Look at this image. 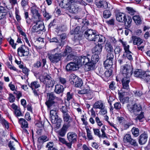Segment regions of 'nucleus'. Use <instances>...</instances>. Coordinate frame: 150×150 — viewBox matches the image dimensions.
I'll use <instances>...</instances> for the list:
<instances>
[{
  "instance_id": "1",
  "label": "nucleus",
  "mask_w": 150,
  "mask_h": 150,
  "mask_svg": "<svg viewBox=\"0 0 150 150\" xmlns=\"http://www.w3.org/2000/svg\"><path fill=\"white\" fill-rule=\"evenodd\" d=\"M127 107L128 110L135 115L137 116L136 120L142 121V119L144 118V113L142 111V107L140 104H128Z\"/></svg>"
},
{
  "instance_id": "2",
  "label": "nucleus",
  "mask_w": 150,
  "mask_h": 150,
  "mask_svg": "<svg viewBox=\"0 0 150 150\" xmlns=\"http://www.w3.org/2000/svg\"><path fill=\"white\" fill-rule=\"evenodd\" d=\"M60 48L58 46L51 50V52H55L54 54H48V58L50 62L54 64L58 63L61 60L62 57H63V54L61 53Z\"/></svg>"
},
{
  "instance_id": "3",
  "label": "nucleus",
  "mask_w": 150,
  "mask_h": 150,
  "mask_svg": "<svg viewBox=\"0 0 150 150\" xmlns=\"http://www.w3.org/2000/svg\"><path fill=\"white\" fill-rule=\"evenodd\" d=\"M91 56L88 55L87 56H81L78 58H76V62L78 63L79 66L85 65V70L87 71L91 70L90 61V58Z\"/></svg>"
},
{
  "instance_id": "4",
  "label": "nucleus",
  "mask_w": 150,
  "mask_h": 150,
  "mask_svg": "<svg viewBox=\"0 0 150 150\" xmlns=\"http://www.w3.org/2000/svg\"><path fill=\"white\" fill-rule=\"evenodd\" d=\"M133 70L132 65L125 64L121 66L120 72L124 77L130 78L133 74Z\"/></svg>"
},
{
  "instance_id": "5",
  "label": "nucleus",
  "mask_w": 150,
  "mask_h": 150,
  "mask_svg": "<svg viewBox=\"0 0 150 150\" xmlns=\"http://www.w3.org/2000/svg\"><path fill=\"white\" fill-rule=\"evenodd\" d=\"M40 81L45 84L46 88H52L54 86L53 82L50 76L47 74H44L42 78L40 79Z\"/></svg>"
},
{
  "instance_id": "6",
  "label": "nucleus",
  "mask_w": 150,
  "mask_h": 150,
  "mask_svg": "<svg viewBox=\"0 0 150 150\" xmlns=\"http://www.w3.org/2000/svg\"><path fill=\"white\" fill-rule=\"evenodd\" d=\"M97 35L95 31L91 29L87 30L84 34L85 38L90 41H94Z\"/></svg>"
},
{
  "instance_id": "7",
  "label": "nucleus",
  "mask_w": 150,
  "mask_h": 150,
  "mask_svg": "<svg viewBox=\"0 0 150 150\" xmlns=\"http://www.w3.org/2000/svg\"><path fill=\"white\" fill-rule=\"evenodd\" d=\"M18 54L20 57L26 56L29 54L28 48L24 45H22L17 49Z\"/></svg>"
},
{
  "instance_id": "8",
  "label": "nucleus",
  "mask_w": 150,
  "mask_h": 150,
  "mask_svg": "<svg viewBox=\"0 0 150 150\" xmlns=\"http://www.w3.org/2000/svg\"><path fill=\"white\" fill-rule=\"evenodd\" d=\"M76 59H74L73 62L68 63L66 66V69L67 71H75L79 69V65L78 63L76 62Z\"/></svg>"
},
{
  "instance_id": "9",
  "label": "nucleus",
  "mask_w": 150,
  "mask_h": 150,
  "mask_svg": "<svg viewBox=\"0 0 150 150\" xmlns=\"http://www.w3.org/2000/svg\"><path fill=\"white\" fill-rule=\"evenodd\" d=\"M106 130L105 127L104 125H103L102 128L101 129V130L102 134H101L100 133V131L99 129H93V130L94 134L95 135L98 136L99 138H108L106 134V133L105 132V131Z\"/></svg>"
},
{
  "instance_id": "10",
  "label": "nucleus",
  "mask_w": 150,
  "mask_h": 150,
  "mask_svg": "<svg viewBox=\"0 0 150 150\" xmlns=\"http://www.w3.org/2000/svg\"><path fill=\"white\" fill-rule=\"evenodd\" d=\"M91 60L90 59L89 63L91 70L93 69L95 66V64L97 63L99 59L98 55L94 54L91 57Z\"/></svg>"
},
{
  "instance_id": "11",
  "label": "nucleus",
  "mask_w": 150,
  "mask_h": 150,
  "mask_svg": "<svg viewBox=\"0 0 150 150\" xmlns=\"http://www.w3.org/2000/svg\"><path fill=\"white\" fill-rule=\"evenodd\" d=\"M67 138L69 142L74 143L77 142V136L74 132H69L67 134Z\"/></svg>"
},
{
  "instance_id": "12",
  "label": "nucleus",
  "mask_w": 150,
  "mask_h": 150,
  "mask_svg": "<svg viewBox=\"0 0 150 150\" xmlns=\"http://www.w3.org/2000/svg\"><path fill=\"white\" fill-rule=\"evenodd\" d=\"M30 11L31 13L34 17H36L37 19V21H39L40 20V15L38 12L37 10V8L36 6L34 5L30 8Z\"/></svg>"
},
{
  "instance_id": "13",
  "label": "nucleus",
  "mask_w": 150,
  "mask_h": 150,
  "mask_svg": "<svg viewBox=\"0 0 150 150\" xmlns=\"http://www.w3.org/2000/svg\"><path fill=\"white\" fill-rule=\"evenodd\" d=\"M74 2V0H62L59 5L61 8H69L71 4Z\"/></svg>"
},
{
  "instance_id": "14",
  "label": "nucleus",
  "mask_w": 150,
  "mask_h": 150,
  "mask_svg": "<svg viewBox=\"0 0 150 150\" xmlns=\"http://www.w3.org/2000/svg\"><path fill=\"white\" fill-rule=\"evenodd\" d=\"M148 137V134L145 132L142 134L139 137V144L141 145L145 144L147 142Z\"/></svg>"
},
{
  "instance_id": "15",
  "label": "nucleus",
  "mask_w": 150,
  "mask_h": 150,
  "mask_svg": "<svg viewBox=\"0 0 150 150\" xmlns=\"http://www.w3.org/2000/svg\"><path fill=\"white\" fill-rule=\"evenodd\" d=\"M95 2L98 8H104L106 9L108 7V3L105 1L96 0Z\"/></svg>"
},
{
  "instance_id": "16",
  "label": "nucleus",
  "mask_w": 150,
  "mask_h": 150,
  "mask_svg": "<svg viewBox=\"0 0 150 150\" xmlns=\"http://www.w3.org/2000/svg\"><path fill=\"white\" fill-rule=\"evenodd\" d=\"M70 125V124L64 123L62 129L59 130L58 134L61 137H64L66 133L67 129Z\"/></svg>"
},
{
  "instance_id": "17",
  "label": "nucleus",
  "mask_w": 150,
  "mask_h": 150,
  "mask_svg": "<svg viewBox=\"0 0 150 150\" xmlns=\"http://www.w3.org/2000/svg\"><path fill=\"white\" fill-rule=\"evenodd\" d=\"M41 62H42V67H44L46 64L47 63L46 59L45 58L42 59V61L40 60L37 61L36 63L34 64L33 66L36 68H40L42 66Z\"/></svg>"
},
{
  "instance_id": "18",
  "label": "nucleus",
  "mask_w": 150,
  "mask_h": 150,
  "mask_svg": "<svg viewBox=\"0 0 150 150\" xmlns=\"http://www.w3.org/2000/svg\"><path fill=\"white\" fill-rule=\"evenodd\" d=\"M130 82V78L124 77L122 80V88L123 89L128 90L129 88V83Z\"/></svg>"
},
{
  "instance_id": "19",
  "label": "nucleus",
  "mask_w": 150,
  "mask_h": 150,
  "mask_svg": "<svg viewBox=\"0 0 150 150\" xmlns=\"http://www.w3.org/2000/svg\"><path fill=\"white\" fill-rule=\"evenodd\" d=\"M69 11L72 13H77L79 9V6L76 3H72L69 8Z\"/></svg>"
},
{
  "instance_id": "20",
  "label": "nucleus",
  "mask_w": 150,
  "mask_h": 150,
  "mask_svg": "<svg viewBox=\"0 0 150 150\" xmlns=\"http://www.w3.org/2000/svg\"><path fill=\"white\" fill-rule=\"evenodd\" d=\"M103 47L101 44L98 43L92 50L93 53L98 55L100 54L102 51Z\"/></svg>"
},
{
  "instance_id": "21",
  "label": "nucleus",
  "mask_w": 150,
  "mask_h": 150,
  "mask_svg": "<svg viewBox=\"0 0 150 150\" xmlns=\"http://www.w3.org/2000/svg\"><path fill=\"white\" fill-rule=\"evenodd\" d=\"M50 114L51 116V121L52 123L55 122V120L58 118V115L57 113V109H50Z\"/></svg>"
},
{
  "instance_id": "22",
  "label": "nucleus",
  "mask_w": 150,
  "mask_h": 150,
  "mask_svg": "<svg viewBox=\"0 0 150 150\" xmlns=\"http://www.w3.org/2000/svg\"><path fill=\"white\" fill-rule=\"evenodd\" d=\"M48 108L50 109H57V103L55 101H52L49 103H45Z\"/></svg>"
},
{
  "instance_id": "23",
  "label": "nucleus",
  "mask_w": 150,
  "mask_h": 150,
  "mask_svg": "<svg viewBox=\"0 0 150 150\" xmlns=\"http://www.w3.org/2000/svg\"><path fill=\"white\" fill-rule=\"evenodd\" d=\"M132 40L133 41V43L134 45H137L139 46L143 42L142 40L140 38L136 36L132 37Z\"/></svg>"
},
{
  "instance_id": "24",
  "label": "nucleus",
  "mask_w": 150,
  "mask_h": 150,
  "mask_svg": "<svg viewBox=\"0 0 150 150\" xmlns=\"http://www.w3.org/2000/svg\"><path fill=\"white\" fill-rule=\"evenodd\" d=\"M126 16L124 14L122 13H119L116 15L117 20L120 22L123 23L125 20Z\"/></svg>"
},
{
  "instance_id": "25",
  "label": "nucleus",
  "mask_w": 150,
  "mask_h": 150,
  "mask_svg": "<svg viewBox=\"0 0 150 150\" xmlns=\"http://www.w3.org/2000/svg\"><path fill=\"white\" fill-rule=\"evenodd\" d=\"M145 71H142L141 70L137 69L134 72V76L136 77L142 79L145 73Z\"/></svg>"
},
{
  "instance_id": "26",
  "label": "nucleus",
  "mask_w": 150,
  "mask_h": 150,
  "mask_svg": "<svg viewBox=\"0 0 150 150\" xmlns=\"http://www.w3.org/2000/svg\"><path fill=\"white\" fill-rule=\"evenodd\" d=\"M47 96L48 98V100L45 103H49L54 101V100L57 98L56 96L54 95V94L52 93H49L47 94Z\"/></svg>"
},
{
  "instance_id": "27",
  "label": "nucleus",
  "mask_w": 150,
  "mask_h": 150,
  "mask_svg": "<svg viewBox=\"0 0 150 150\" xmlns=\"http://www.w3.org/2000/svg\"><path fill=\"white\" fill-rule=\"evenodd\" d=\"M105 49L107 52H113L114 50L112 45L109 42H107L106 43L105 46Z\"/></svg>"
},
{
  "instance_id": "28",
  "label": "nucleus",
  "mask_w": 150,
  "mask_h": 150,
  "mask_svg": "<svg viewBox=\"0 0 150 150\" xmlns=\"http://www.w3.org/2000/svg\"><path fill=\"white\" fill-rule=\"evenodd\" d=\"M64 90L63 86L60 84H57L55 86L54 91L57 94L62 93Z\"/></svg>"
},
{
  "instance_id": "29",
  "label": "nucleus",
  "mask_w": 150,
  "mask_h": 150,
  "mask_svg": "<svg viewBox=\"0 0 150 150\" xmlns=\"http://www.w3.org/2000/svg\"><path fill=\"white\" fill-rule=\"evenodd\" d=\"M105 38L103 35H97L96 37L95 41L98 42H100L101 44L103 43L105 41Z\"/></svg>"
},
{
  "instance_id": "30",
  "label": "nucleus",
  "mask_w": 150,
  "mask_h": 150,
  "mask_svg": "<svg viewBox=\"0 0 150 150\" xmlns=\"http://www.w3.org/2000/svg\"><path fill=\"white\" fill-rule=\"evenodd\" d=\"M69 81L72 85H74L76 80H78V77L74 74H71L69 76Z\"/></svg>"
},
{
  "instance_id": "31",
  "label": "nucleus",
  "mask_w": 150,
  "mask_h": 150,
  "mask_svg": "<svg viewBox=\"0 0 150 150\" xmlns=\"http://www.w3.org/2000/svg\"><path fill=\"white\" fill-rule=\"evenodd\" d=\"M104 105L102 102L100 101H97L95 103L93 106V108L95 109H102L104 107Z\"/></svg>"
},
{
  "instance_id": "32",
  "label": "nucleus",
  "mask_w": 150,
  "mask_h": 150,
  "mask_svg": "<svg viewBox=\"0 0 150 150\" xmlns=\"http://www.w3.org/2000/svg\"><path fill=\"white\" fill-rule=\"evenodd\" d=\"M19 122L21 125V127L22 128H26L28 127V123L23 118H20L19 119Z\"/></svg>"
},
{
  "instance_id": "33",
  "label": "nucleus",
  "mask_w": 150,
  "mask_h": 150,
  "mask_svg": "<svg viewBox=\"0 0 150 150\" xmlns=\"http://www.w3.org/2000/svg\"><path fill=\"white\" fill-rule=\"evenodd\" d=\"M119 41L122 44L125 52L130 51L129 50V46L127 44L126 42L122 40H120Z\"/></svg>"
},
{
  "instance_id": "34",
  "label": "nucleus",
  "mask_w": 150,
  "mask_h": 150,
  "mask_svg": "<svg viewBox=\"0 0 150 150\" xmlns=\"http://www.w3.org/2000/svg\"><path fill=\"white\" fill-rule=\"evenodd\" d=\"M142 79L147 82H150V71L145 72Z\"/></svg>"
},
{
  "instance_id": "35",
  "label": "nucleus",
  "mask_w": 150,
  "mask_h": 150,
  "mask_svg": "<svg viewBox=\"0 0 150 150\" xmlns=\"http://www.w3.org/2000/svg\"><path fill=\"white\" fill-rule=\"evenodd\" d=\"M132 22V18L131 17L128 16L127 18L125 17V20L123 22L125 23V26L128 28H129L131 25V23Z\"/></svg>"
},
{
  "instance_id": "36",
  "label": "nucleus",
  "mask_w": 150,
  "mask_h": 150,
  "mask_svg": "<svg viewBox=\"0 0 150 150\" xmlns=\"http://www.w3.org/2000/svg\"><path fill=\"white\" fill-rule=\"evenodd\" d=\"M113 64V62L106 59L104 62V65L105 68L108 69L111 67Z\"/></svg>"
},
{
  "instance_id": "37",
  "label": "nucleus",
  "mask_w": 150,
  "mask_h": 150,
  "mask_svg": "<svg viewBox=\"0 0 150 150\" xmlns=\"http://www.w3.org/2000/svg\"><path fill=\"white\" fill-rule=\"evenodd\" d=\"M132 18L137 24H139L141 23L142 20L139 16L135 15L132 17Z\"/></svg>"
},
{
  "instance_id": "38",
  "label": "nucleus",
  "mask_w": 150,
  "mask_h": 150,
  "mask_svg": "<svg viewBox=\"0 0 150 150\" xmlns=\"http://www.w3.org/2000/svg\"><path fill=\"white\" fill-rule=\"evenodd\" d=\"M29 86L33 90L34 88H37L40 87V85L38 81H34L32 82Z\"/></svg>"
},
{
  "instance_id": "39",
  "label": "nucleus",
  "mask_w": 150,
  "mask_h": 150,
  "mask_svg": "<svg viewBox=\"0 0 150 150\" xmlns=\"http://www.w3.org/2000/svg\"><path fill=\"white\" fill-rule=\"evenodd\" d=\"M72 51V49L71 47L68 46H67L66 47L65 49L62 54L63 57H65L67 54L70 53Z\"/></svg>"
},
{
  "instance_id": "40",
  "label": "nucleus",
  "mask_w": 150,
  "mask_h": 150,
  "mask_svg": "<svg viewBox=\"0 0 150 150\" xmlns=\"http://www.w3.org/2000/svg\"><path fill=\"white\" fill-rule=\"evenodd\" d=\"M63 117L64 121L65 122V123L70 124V121H69V119L70 118V116L68 114H65L63 115Z\"/></svg>"
},
{
  "instance_id": "41",
  "label": "nucleus",
  "mask_w": 150,
  "mask_h": 150,
  "mask_svg": "<svg viewBox=\"0 0 150 150\" xmlns=\"http://www.w3.org/2000/svg\"><path fill=\"white\" fill-rule=\"evenodd\" d=\"M66 38L67 35L65 33L62 34L60 35V38L61 39V42L59 44V45L61 47V48L63 46L64 43V41L62 40L65 39Z\"/></svg>"
},
{
  "instance_id": "42",
  "label": "nucleus",
  "mask_w": 150,
  "mask_h": 150,
  "mask_svg": "<svg viewBox=\"0 0 150 150\" xmlns=\"http://www.w3.org/2000/svg\"><path fill=\"white\" fill-rule=\"evenodd\" d=\"M111 14L110 11L109 10H106L103 12V16L105 18H109Z\"/></svg>"
},
{
  "instance_id": "43",
  "label": "nucleus",
  "mask_w": 150,
  "mask_h": 150,
  "mask_svg": "<svg viewBox=\"0 0 150 150\" xmlns=\"http://www.w3.org/2000/svg\"><path fill=\"white\" fill-rule=\"evenodd\" d=\"M131 131L132 134L135 137H137L139 135V130L138 128L133 127Z\"/></svg>"
},
{
  "instance_id": "44",
  "label": "nucleus",
  "mask_w": 150,
  "mask_h": 150,
  "mask_svg": "<svg viewBox=\"0 0 150 150\" xmlns=\"http://www.w3.org/2000/svg\"><path fill=\"white\" fill-rule=\"evenodd\" d=\"M125 54L126 57L130 61L133 60V58L132 57V55L133 54L130 51H128L127 52H125Z\"/></svg>"
},
{
  "instance_id": "45",
  "label": "nucleus",
  "mask_w": 150,
  "mask_h": 150,
  "mask_svg": "<svg viewBox=\"0 0 150 150\" xmlns=\"http://www.w3.org/2000/svg\"><path fill=\"white\" fill-rule=\"evenodd\" d=\"M48 140V139L47 136L42 135L38 138V142L39 143L45 142Z\"/></svg>"
},
{
  "instance_id": "46",
  "label": "nucleus",
  "mask_w": 150,
  "mask_h": 150,
  "mask_svg": "<svg viewBox=\"0 0 150 150\" xmlns=\"http://www.w3.org/2000/svg\"><path fill=\"white\" fill-rule=\"evenodd\" d=\"M82 84V82L81 79L78 78V80L75 82L74 84L75 86L76 87H81Z\"/></svg>"
},
{
  "instance_id": "47",
  "label": "nucleus",
  "mask_w": 150,
  "mask_h": 150,
  "mask_svg": "<svg viewBox=\"0 0 150 150\" xmlns=\"http://www.w3.org/2000/svg\"><path fill=\"white\" fill-rule=\"evenodd\" d=\"M108 52L106 56V59L113 62L114 56L112 52Z\"/></svg>"
},
{
  "instance_id": "48",
  "label": "nucleus",
  "mask_w": 150,
  "mask_h": 150,
  "mask_svg": "<svg viewBox=\"0 0 150 150\" xmlns=\"http://www.w3.org/2000/svg\"><path fill=\"white\" fill-rule=\"evenodd\" d=\"M133 125V123L132 121H129L127 122L124 123V129L125 130L127 129L130 126Z\"/></svg>"
},
{
  "instance_id": "49",
  "label": "nucleus",
  "mask_w": 150,
  "mask_h": 150,
  "mask_svg": "<svg viewBox=\"0 0 150 150\" xmlns=\"http://www.w3.org/2000/svg\"><path fill=\"white\" fill-rule=\"evenodd\" d=\"M86 129L88 138L89 140L92 139L93 138L91 135V130L89 129L88 127H86Z\"/></svg>"
},
{
  "instance_id": "50",
  "label": "nucleus",
  "mask_w": 150,
  "mask_h": 150,
  "mask_svg": "<svg viewBox=\"0 0 150 150\" xmlns=\"http://www.w3.org/2000/svg\"><path fill=\"white\" fill-rule=\"evenodd\" d=\"M89 91L90 90L89 89L85 88L79 91L78 93L80 94H86L88 93Z\"/></svg>"
},
{
  "instance_id": "51",
  "label": "nucleus",
  "mask_w": 150,
  "mask_h": 150,
  "mask_svg": "<svg viewBox=\"0 0 150 150\" xmlns=\"http://www.w3.org/2000/svg\"><path fill=\"white\" fill-rule=\"evenodd\" d=\"M132 146L134 147L138 146V144L136 140L132 138L128 142Z\"/></svg>"
},
{
  "instance_id": "52",
  "label": "nucleus",
  "mask_w": 150,
  "mask_h": 150,
  "mask_svg": "<svg viewBox=\"0 0 150 150\" xmlns=\"http://www.w3.org/2000/svg\"><path fill=\"white\" fill-rule=\"evenodd\" d=\"M122 50V49L119 46H116L114 50V52L115 55L119 54Z\"/></svg>"
},
{
  "instance_id": "53",
  "label": "nucleus",
  "mask_w": 150,
  "mask_h": 150,
  "mask_svg": "<svg viewBox=\"0 0 150 150\" xmlns=\"http://www.w3.org/2000/svg\"><path fill=\"white\" fill-rule=\"evenodd\" d=\"M126 9L128 11V12L131 15H134L136 11L132 8L128 7L126 8Z\"/></svg>"
},
{
  "instance_id": "54",
  "label": "nucleus",
  "mask_w": 150,
  "mask_h": 150,
  "mask_svg": "<svg viewBox=\"0 0 150 150\" xmlns=\"http://www.w3.org/2000/svg\"><path fill=\"white\" fill-rule=\"evenodd\" d=\"M114 108L117 110H119L121 109L122 105L120 102H116L114 104Z\"/></svg>"
},
{
  "instance_id": "55",
  "label": "nucleus",
  "mask_w": 150,
  "mask_h": 150,
  "mask_svg": "<svg viewBox=\"0 0 150 150\" xmlns=\"http://www.w3.org/2000/svg\"><path fill=\"white\" fill-rule=\"evenodd\" d=\"M55 122L54 123L56 124V127L57 128H59L61 126V123L62 120L60 119H58V118L55 120Z\"/></svg>"
},
{
  "instance_id": "56",
  "label": "nucleus",
  "mask_w": 150,
  "mask_h": 150,
  "mask_svg": "<svg viewBox=\"0 0 150 150\" xmlns=\"http://www.w3.org/2000/svg\"><path fill=\"white\" fill-rule=\"evenodd\" d=\"M117 120L120 124L123 125L125 123V120L124 118L122 117H118L117 118Z\"/></svg>"
},
{
  "instance_id": "57",
  "label": "nucleus",
  "mask_w": 150,
  "mask_h": 150,
  "mask_svg": "<svg viewBox=\"0 0 150 150\" xmlns=\"http://www.w3.org/2000/svg\"><path fill=\"white\" fill-rule=\"evenodd\" d=\"M74 56L72 54L68 55L65 60V62H67L74 58Z\"/></svg>"
},
{
  "instance_id": "58",
  "label": "nucleus",
  "mask_w": 150,
  "mask_h": 150,
  "mask_svg": "<svg viewBox=\"0 0 150 150\" xmlns=\"http://www.w3.org/2000/svg\"><path fill=\"white\" fill-rule=\"evenodd\" d=\"M67 100L68 101H69L71 99H72L73 97V94L69 92L67 93Z\"/></svg>"
},
{
  "instance_id": "59",
  "label": "nucleus",
  "mask_w": 150,
  "mask_h": 150,
  "mask_svg": "<svg viewBox=\"0 0 150 150\" xmlns=\"http://www.w3.org/2000/svg\"><path fill=\"white\" fill-rule=\"evenodd\" d=\"M132 139V138L130 134H127L125 136L124 138V141L129 142Z\"/></svg>"
},
{
  "instance_id": "60",
  "label": "nucleus",
  "mask_w": 150,
  "mask_h": 150,
  "mask_svg": "<svg viewBox=\"0 0 150 150\" xmlns=\"http://www.w3.org/2000/svg\"><path fill=\"white\" fill-rule=\"evenodd\" d=\"M25 17L26 20V22L28 24H29L31 22V20L29 18H28V12H25Z\"/></svg>"
},
{
  "instance_id": "61",
  "label": "nucleus",
  "mask_w": 150,
  "mask_h": 150,
  "mask_svg": "<svg viewBox=\"0 0 150 150\" xmlns=\"http://www.w3.org/2000/svg\"><path fill=\"white\" fill-rule=\"evenodd\" d=\"M28 0H22L21 2V4L23 9L28 5Z\"/></svg>"
},
{
  "instance_id": "62",
  "label": "nucleus",
  "mask_w": 150,
  "mask_h": 150,
  "mask_svg": "<svg viewBox=\"0 0 150 150\" xmlns=\"http://www.w3.org/2000/svg\"><path fill=\"white\" fill-rule=\"evenodd\" d=\"M31 31L32 33L37 32L39 31L37 23H36L35 25H34L32 27Z\"/></svg>"
},
{
  "instance_id": "63",
  "label": "nucleus",
  "mask_w": 150,
  "mask_h": 150,
  "mask_svg": "<svg viewBox=\"0 0 150 150\" xmlns=\"http://www.w3.org/2000/svg\"><path fill=\"white\" fill-rule=\"evenodd\" d=\"M44 14H43V16L44 17H45L48 20L51 18V15H50L49 13H47L45 10L44 11H43Z\"/></svg>"
},
{
  "instance_id": "64",
  "label": "nucleus",
  "mask_w": 150,
  "mask_h": 150,
  "mask_svg": "<svg viewBox=\"0 0 150 150\" xmlns=\"http://www.w3.org/2000/svg\"><path fill=\"white\" fill-rule=\"evenodd\" d=\"M61 111L63 113V115L67 113L68 110L67 107L66 106H62L61 108Z\"/></svg>"
}]
</instances>
